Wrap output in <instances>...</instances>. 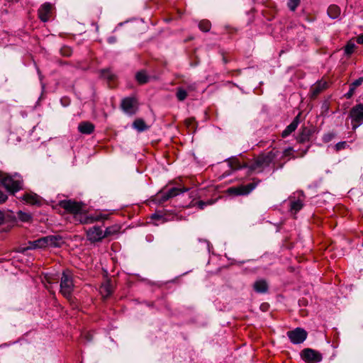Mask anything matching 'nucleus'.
I'll return each instance as SVG.
<instances>
[{"mask_svg": "<svg viewBox=\"0 0 363 363\" xmlns=\"http://www.w3.org/2000/svg\"><path fill=\"white\" fill-rule=\"evenodd\" d=\"M57 206L65 209L67 212L74 215L79 213L82 209L81 203L73 200L60 201Z\"/></svg>", "mask_w": 363, "mask_h": 363, "instance_id": "5", "label": "nucleus"}, {"mask_svg": "<svg viewBox=\"0 0 363 363\" xmlns=\"http://www.w3.org/2000/svg\"><path fill=\"white\" fill-rule=\"evenodd\" d=\"M23 199L29 204L40 206L41 199L35 194H26L23 195Z\"/></svg>", "mask_w": 363, "mask_h": 363, "instance_id": "17", "label": "nucleus"}, {"mask_svg": "<svg viewBox=\"0 0 363 363\" xmlns=\"http://www.w3.org/2000/svg\"><path fill=\"white\" fill-rule=\"evenodd\" d=\"M300 3L301 0H288L287 6L291 11H294Z\"/></svg>", "mask_w": 363, "mask_h": 363, "instance_id": "31", "label": "nucleus"}, {"mask_svg": "<svg viewBox=\"0 0 363 363\" xmlns=\"http://www.w3.org/2000/svg\"><path fill=\"white\" fill-rule=\"evenodd\" d=\"M94 125L89 121H83L78 125L79 131L82 134L89 135L94 130Z\"/></svg>", "mask_w": 363, "mask_h": 363, "instance_id": "16", "label": "nucleus"}, {"mask_svg": "<svg viewBox=\"0 0 363 363\" xmlns=\"http://www.w3.org/2000/svg\"><path fill=\"white\" fill-rule=\"evenodd\" d=\"M152 218H159V216L153 215V216H152Z\"/></svg>", "mask_w": 363, "mask_h": 363, "instance_id": "46", "label": "nucleus"}, {"mask_svg": "<svg viewBox=\"0 0 363 363\" xmlns=\"http://www.w3.org/2000/svg\"><path fill=\"white\" fill-rule=\"evenodd\" d=\"M293 148L292 147H288V148H286L283 152H282V157H294V155H293Z\"/></svg>", "mask_w": 363, "mask_h": 363, "instance_id": "34", "label": "nucleus"}, {"mask_svg": "<svg viewBox=\"0 0 363 363\" xmlns=\"http://www.w3.org/2000/svg\"><path fill=\"white\" fill-rule=\"evenodd\" d=\"M1 184L7 191L13 194L21 189V182L18 179H14L11 176L4 177L1 179Z\"/></svg>", "mask_w": 363, "mask_h": 363, "instance_id": "8", "label": "nucleus"}, {"mask_svg": "<svg viewBox=\"0 0 363 363\" xmlns=\"http://www.w3.org/2000/svg\"><path fill=\"white\" fill-rule=\"evenodd\" d=\"M253 289L257 293L264 294L268 291V284L266 280L259 279L254 283Z\"/></svg>", "mask_w": 363, "mask_h": 363, "instance_id": "18", "label": "nucleus"}, {"mask_svg": "<svg viewBox=\"0 0 363 363\" xmlns=\"http://www.w3.org/2000/svg\"><path fill=\"white\" fill-rule=\"evenodd\" d=\"M43 238H44V241H45V247H50V241H48V237L45 236Z\"/></svg>", "mask_w": 363, "mask_h": 363, "instance_id": "42", "label": "nucleus"}, {"mask_svg": "<svg viewBox=\"0 0 363 363\" xmlns=\"http://www.w3.org/2000/svg\"><path fill=\"white\" fill-rule=\"evenodd\" d=\"M350 118L352 119L353 130H356L363 123V104H359L353 106L350 111Z\"/></svg>", "mask_w": 363, "mask_h": 363, "instance_id": "3", "label": "nucleus"}, {"mask_svg": "<svg viewBox=\"0 0 363 363\" xmlns=\"http://www.w3.org/2000/svg\"><path fill=\"white\" fill-rule=\"evenodd\" d=\"M87 239L91 242H96L101 241L106 238V234L104 233V230L99 226H93L86 230Z\"/></svg>", "mask_w": 363, "mask_h": 363, "instance_id": "9", "label": "nucleus"}, {"mask_svg": "<svg viewBox=\"0 0 363 363\" xmlns=\"http://www.w3.org/2000/svg\"><path fill=\"white\" fill-rule=\"evenodd\" d=\"M133 127L139 132L145 131L149 129V126L141 118H137L133 123Z\"/></svg>", "mask_w": 363, "mask_h": 363, "instance_id": "21", "label": "nucleus"}, {"mask_svg": "<svg viewBox=\"0 0 363 363\" xmlns=\"http://www.w3.org/2000/svg\"><path fill=\"white\" fill-rule=\"evenodd\" d=\"M176 96L179 101H182L186 99L188 94L185 89L182 87H179L177 88Z\"/></svg>", "mask_w": 363, "mask_h": 363, "instance_id": "27", "label": "nucleus"}, {"mask_svg": "<svg viewBox=\"0 0 363 363\" xmlns=\"http://www.w3.org/2000/svg\"><path fill=\"white\" fill-rule=\"evenodd\" d=\"M119 230L118 226H111L106 228V230L104 231V233L106 234V238L110 235L116 234Z\"/></svg>", "mask_w": 363, "mask_h": 363, "instance_id": "32", "label": "nucleus"}, {"mask_svg": "<svg viewBox=\"0 0 363 363\" xmlns=\"http://www.w3.org/2000/svg\"><path fill=\"white\" fill-rule=\"evenodd\" d=\"M363 84V77H359V79L354 80L350 85L354 87L355 89L359 86L362 85Z\"/></svg>", "mask_w": 363, "mask_h": 363, "instance_id": "35", "label": "nucleus"}, {"mask_svg": "<svg viewBox=\"0 0 363 363\" xmlns=\"http://www.w3.org/2000/svg\"><path fill=\"white\" fill-rule=\"evenodd\" d=\"M231 167H232V168H233L235 169H242L243 167H246L247 166V164L242 165L239 163L238 161L235 160L233 162L231 163Z\"/></svg>", "mask_w": 363, "mask_h": 363, "instance_id": "36", "label": "nucleus"}, {"mask_svg": "<svg viewBox=\"0 0 363 363\" xmlns=\"http://www.w3.org/2000/svg\"><path fill=\"white\" fill-rule=\"evenodd\" d=\"M52 9L53 5L49 2L42 4L38 11L39 18L43 22L48 21L51 16Z\"/></svg>", "mask_w": 363, "mask_h": 363, "instance_id": "12", "label": "nucleus"}, {"mask_svg": "<svg viewBox=\"0 0 363 363\" xmlns=\"http://www.w3.org/2000/svg\"><path fill=\"white\" fill-rule=\"evenodd\" d=\"M74 287L72 273L69 270L63 271L60 279V293L64 297L70 301Z\"/></svg>", "mask_w": 363, "mask_h": 363, "instance_id": "2", "label": "nucleus"}, {"mask_svg": "<svg viewBox=\"0 0 363 363\" xmlns=\"http://www.w3.org/2000/svg\"><path fill=\"white\" fill-rule=\"evenodd\" d=\"M29 249L45 248L44 238L42 237L33 241L29 242Z\"/></svg>", "mask_w": 363, "mask_h": 363, "instance_id": "24", "label": "nucleus"}, {"mask_svg": "<svg viewBox=\"0 0 363 363\" xmlns=\"http://www.w3.org/2000/svg\"><path fill=\"white\" fill-rule=\"evenodd\" d=\"M307 332L301 328H296L287 332V336L293 344L302 343L307 337Z\"/></svg>", "mask_w": 363, "mask_h": 363, "instance_id": "6", "label": "nucleus"}, {"mask_svg": "<svg viewBox=\"0 0 363 363\" xmlns=\"http://www.w3.org/2000/svg\"><path fill=\"white\" fill-rule=\"evenodd\" d=\"M113 291V286L110 280H106L100 287V294L104 298L109 297Z\"/></svg>", "mask_w": 363, "mask_h": 363, "instance_id": "15", "label": "nucleus"}, {"mask_svg": "<svg viewBox=\"0 0 363 363\" xmlns=\"http://www.w3.org/2000/svg\"><path fill=\"white\" fill-rule=\"evenodd\" d=\"M356 41L358 44H363V33L357 37Z\"/></svg>", "mask_w": 363, "mask_h": 363, "instance_id": "40", "label": "nucleus"}, {"mask_svg": "<svg viewBox=\"0 0 363 363\" xmlns=\"http://www.w3.org/2000/svg\"><path fill=\"white\" fill-rule=\"evenodd\" d=\"M327 88V83L325 82H319L311 87L312 97H316L321 91Z\"/></svg>", "mask_w": 363, "mask_h": 363, "instance_id": "20", "label": "nucleus"}, {"mask_svg": "<svg viewBox=\"0 0 363 363\" xmlns=\"http://www.w3.org/2000/svg\"><path fill=\"white\" fill-rule=\"evenodd\" d=\"M257 186L256 183H250L246 185H240L238 186L231 187L228 189L230 194L238 195H247L250 194Z\"/></svg>", "mask_w": 363, "mask_h": 363, "instance_id": "11", "label": "nucleus"}, {"mask_svg": "<svg viewBox=\"0 0 363 363\" xmlns=\"http://www.w3.org/2000/svg\"><path fill=\"white\" fill-rule=\"evenodd\" d=\"M135 78L139 84H143L149 81L150 77L145 71L141 70L136 73Z\"/></svg>", "mask_w": 363, "mask_h": 363, "instance_id": "22", "label": "nucleus"}, {"mask_svg": "<svg viewBox=\"0 0 363 363\" xmlns=\"http://www.w3.org/2000/svg\"><path fill=\"white\" fill-rule=\"evenodd\" d=\"M328 14L331 18H336L340 14V9L336 5H330L328 9Z\"/></svg>", "mask_w": 363, "mask_h": 363, "instance_id": "25", "label": "nucleus"}, {"mask_svg": "<svg viewBox=\"0 0 363 363\" xmlns=\"http://www.w3.org/2000/svg\"><path fill=\"white\" fill-rule=\"evenodd\" d=\"M4 213L0 211V225L4 223Z\"/></svg>", "mask_w": 363, "mask_h": 363, "instance_id": "43", "label": "nucleus"}, {"mask_svg": "<svg viewBox=\"0 0 363 363\" xmlns=\"http://www.w3.org/2000/svg\"><path fill=\"white\" fill-rule=\"evenodd\" d=\"M48 237L50 247H59L64 243L62 238L59 235H48Z\"/></svg>", "mask_w": 363, "mask_h": 363, "instance_id": "19", "label": "nucleus"}, {"mask_svg": "<svg viewBox=\"0 0 363 363\" xmlns=\"http://www.w3.org/2000/svg\"><path fill=\"white\" fill-rule=\"evenodd\" d=\"M199 28L203 32H208L211 28V22L208 20H202L199 23Z\"/></svg>", "mask_w": 363, "mask_h": 363, "instance_id": "26", "label": "nucleus"}, {"mask_svg": "<svg viewBox=\"0 0 363 363\" xmlns=\"http://www.w3.org/2000/svg\"><path fill=\"white\" fill-rule=\"evenodd\" d=\"M345 145V142L338 143L336 144L335 147L337 150H339L343 148Z\"/></svg>", "mask_w": 363, "mask_h": 363, "instance_id": "41", "label": "nucleus"}, {"mask_svg": "<svg viewBox=\"0 0 363 363\" xmlns=\"http://www.w3.org/2000/svg\"><path fill=\"white\" fill-rule=\"evenodd\" d=\"M17 215H18V219L23 222H29L32 219V216L30 213H25L21 211H19L17 213Z\"/></svg>", "mask_w": 363, "mask_h": 363, "instance_id": "28", "label": "nucleus"}, {"mask_svg": "<svg viewBox=\"0 0 363 363\" xmlns=\"http://www.w3.org/2000/svg\"><path fill=\"white\" fill-rule=\"evenodd\" d=\"M61 53L62 55L69 57L72 54V50L68 47H64L61 49Z\"/></svg>", "mask_w": 363, "mask_h": 363, "instance_id": "37", "label": "nucleus"}, {"mask_svg": "<svg viewBox=\"0 0 363 363\" xmlns=\"http://www.w3.org/2000/svg\"><path fill=\"white\" fill-rule=\"evenodd\" d=\"M189 191L188 188H177V187H172L167 191H160L157 194V200L160 203H163L167 200H169L171 198H173L182 193L186 192Z\"/></svg>", "mask_w": 363, "mask_h": 363, "instance_id": "4", "label": "nucleus"}, {"mask_svg": "<svg viewBox=\"0 0 363 363\" xmlns=\"http://www.w3.org/2000/svg\"><path fill=\"white\" fill-rule=\"evenodd\" d=\"M355 48L356 45L354 43L351 41L348 42L344 49L345 55H350L354 52Z\"/></svg>", "mask_w": 363, "mask_h": 363, "instance_id": "29", "label": "nucleus"}, {"mask_svg": "<svg viewBox=\"0 0 363 363\" xmlns=\"http://www.w3.org/2000/svg\"><path fill=\"white\" fill-rule=\"evenodd\" d=\"M8 199V196L6 194H4L3 191H0V203H3L6 202V201Z\"/></svg>", "mask_w": 363, "mask_h": 363, "instance_id": "39", "label": "nucleus"}, {"mask_svg": "<svg viewBox=\"0 0 363 363\" xmlns=\"http://www.w3.org/2000/svg\"><path fill=\"white\" fill-rule=\"evenodd\" d=\"M303 207V203L300 199L293 200L290 201V210L291 213L296 214Z\"/></svg>", "mask_w": 363, "mask_h": 363, "instance_id": "23", "label": "nucleus"}, {"mask_svg": "<svg viewBox=\"0 0 363 363\" xmlns=\"http://www.w3.org/2000/svg\"><path fill=\"white\" fill-rule=\"evenodd\" d=\"M194 89V87L193 86H189V90H193Z\"/></svg>", "mask_w": 363, "mask_h": 363, "instance_id": "45", "label": "nucleus"}, {"mask_svg": "<svg viewBox=\"0 0 363 363\" xmlns=\"http://www.w3.org/2000/svg\"><path fill=\"white\" fill-rule=\"evenodd\" d=\"M215 203V200L213 199H208L206 201H199L196 203V205L198 206L199 208L203 210L206 206L212 205Z\"/></svg>", "mask_w": 363, "mask_h": 363, "instance_id": "30", "label": "nucleus"}, {"mask_svg": "<svg viewBox=\"0 0 363 363\" xmlns=\"http://www.w3.org/2000/svg\"><path fill=\"white\" fill-rule=\"evenodd\" d=\"M354 91H355V89L354 87H352L351 85H350V89H349L348 92H347L345 94V97L346 99H350L354 95Z\"/></svg>", "mask_w": 363, "mask_h": 363, "instance_id": "38", "label": "nucleus"}, {"mask_svg": "<svg viewBox=\"0 0 363 363\" xmlns=\"http://www.w3.org/2000/svg\"><path fill=\"white\" fill-rule=\"evenodd\" d=\"M279 155V152L274 150L267 154L260 155L249 165V168L251 171L261 172L263 169L269 166L271 163H273L274 169L281 168L283 164H278L275 162Z\"/></svg>", "mask_w": 363, "mask_h": 363, "instance_id": "1", "label": "nucleus"}, {"mask_svg": "<svg viewBox=\"0 0 363 363\" xmlns=\"http://www.w3.org/2000/svg\"><path fill=\"white\" fill-rule=\"evenodd\" d=\"M122 109L128 114L133 115L136 113L138 109V102L134 97H127L121 101Z\"/></svg>", "mask_w": 363, "mask_h": 363, "instance_id": "10", "label": "nucleus"}, {"mask_svg": "<svg viewBox=\"0 0 363 363\" xmlns=\"http://www.w3.org/2000/svg\"><path fill=\"white\" fill-rule=\"evenodd\" d=\"M301 358L308 363H316L322 360V354L311 348H306L301 351Z\"/></svg>", "mask_w": 363, "mask_h": 363, "instance_id": "7", "label": "nucleus"}, {"mask_svg": "<svg viewBox=\"0 0 363 363\" xmlns=\"http://www.w3.org/2000/svg\"><path fill=\"white\" fill-rule=\"evenodd\" d=\"M191 122H193V119H187L186 121V123L188 125H190Z\"/></svg>", "mask_w": 363, "mask_h": 363, "instance_id": "44", "label": "nucleus"}, {"mask_svg": "<svg viewBox=\"0 0 363 363\" xmlns=\"http://www.w3.org/2000/svg\"><path fill=\"white\" fill-rule=\"evenodd\" d=\"M106 216H90V217H88L86 220V223H93L94 221H99V220H104V219H106Z\"/></svg>", "mask_w": 363, "mask_h": 363, "instance_id": "33", "label": "nucleus"}, {"mask_svg": "<svg viewBox=\"0 0 363 363\" xmlns=\"http://www.w3.org/2000/svg\"><path fill=\"white\" fill-rule=\"evenodd\" d=\"M314 131L315 128L312 126H302L298 132L296 140L300 143L309 141Z\"/></svg>", "mask_w": 363, "mask_h": 363, "instance_id": "13", "label": "nucleus"}, {"mask_svg": "<svg viewBox=\"0 0 363 363\" xmlns=\"http://www.w3.org/2000/svg\"><path fill=\"white\" fill-rule=\"evenodd\" d=\"M300 113H298L293 120V121L286 126V128L282 131L281 136L286 138L291 133L296 130L299 124Z\"/></svg>", "mask_w": 363, "mask_h": 363, "instance_id": "14", "label": "nucleus"}]
</instances>
